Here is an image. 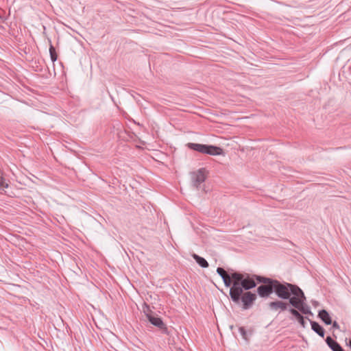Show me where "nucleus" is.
Masks as SVG:
<instances>
[{
    "label": "nucleus",
    "instance_id": "f257e3e1",
    "mask_svg": "<svg viewBox=\"0 0 351 351\" xmlns=\"http://www.w3.org/2000/svg\"><path fill=\"white\" fill-rule=\"evenodd\" d=\"M253 277L248 274H242L237 272L232 274V286L230 289V295L235 303L240 302V296L243 293V289L249 290L256 287V284Z\"/></svg>",
    "mask_w": 351,
    "mask_h": 351
},
{
    "label": "nucleus",
    "instance_id": "f03ea898",
    "mask_svg": "<svg viewBox=\"0 0 351 351\" xmlns=\"http://www.w3.org/2000/svg\"><path fill=\"white\" fill-rule=\"evenodd\" d=\"M274 284V291L276 295L282 300H287L292 295H296L297 292L302 293V289L297 285L288 282L281 283L278 280H275Z\"/></svg>",
    "mask_w": 351,
    "mask_h": 351
},
{
    "label": "nucleus",
    "instance_id": "7ed1b4c3",
    "mask_svg": "<svg viewBox=\"0 0 351 351\" xmlns=\"http://www.w3.org/2000/svg\"><path fill=\"white\" fill-rule=\"evenodd\" d=\"M188 147L198 152L212 156L220 155L222 152V149L220 147L214 145L189 143Z\"/></svg>",
    "mask_w": 351,
    "mask_h": 351
},
{
    "label": "nucleus",
    "instance_id": "20e7f679",
    "mask_svg": "<svg viewBox=\"0 0 351 351\" xmlns=\"http://www.w3.org/2000/svg\"><path fill=\"white\" fill-rule=\"evenodd\" d=\"M191 177L193 186L197 188L206 180V170L203 168L199 169L197 171L191 173Z\"/></svg>",
    "mask_w": 351,
    "mask_h": 351
},
{
    "label": "nucleus",
    "instance_id": "39448f33",
    "mask_svg": "<svg viewBox=\"0 0 351 351\" xmlns=\"http://www.w3.org/2000/svg\"><path fill=\"white\" fill-rule=\"evenodd\" d=\"M256 299V294L252 293L250 291H247L244 293L243 295L241 294L240 296V300L243 303V308L244 309L250 308Z\"/></svg>",
    "mask_w": 351,
    "mask_h": 351
},
{
    "label": "nucleus",
    "instance_id": "423d86ee",
    "mask_svg": "<svg viewBox=\"0 0 351 351\" xmlns=\"http://www.w3.org/2000/svg\"><path fill=\"white\" fill-rule=\"evenodd\" d=\"M293 297H289V304L295 308H298L302 304H304L306 301V297L302 291V293H298L296 295H293Z\"/></svg>",
    "mask_w": 351,
    "mask_h": 351
},
{
    "label": "nucleus",
    "instance_id": "0eeeda50",
    "mask_svg": "<svg viewBox=\"0 0 351 351\" xmlns=\"http://www.w3.org/2000/svg\"><path fill=\"white\" fill-rule=\"evenodd\" d=\"M274 284L263 285L258 287V295L262 298L268 297L274 290Z\"/></svg>",
    "mask_w": 351,
    "mask_h": 351
},
{
    "label": "nucleus",
    "instance_id": "6e6552de",
    "mask_svg": "<svg viewBox=\"0 0 351 351\" xmlns=\"http://www.w3.org/2000/svg\"><path fill=\"white\" fill-rule=\"evenodd\" d=\"M217 274L221 277L226 287H229L232 284V274L229 275L221 267L217 269Z\"/></svg>",
    "mask_w": 351,
    "mask_h": 351
},
{
    "label": "nucleus",
    "instance_id": "1a4fd4ad",
    "mask_svg": "<svg viewBox=\"0 0 351 351\" xmlns=\"http://www.w3.org/2000/svg\"><path fill=\"white\" fill-rule=\"evenodd\" d=\"M269 308L273 311H285L287 309L288 304L282 301L271 302L269 304Z\"/></svg>",
    "mask_w": 351,
    "mask_h": 351
},
{
    "label": "nucleus",
    "instance_id": "9d476101",
    "mask_svg": "<svg viewBox=\"0 0 351 351\" xmlns=\"http://www.w3.org/2000/svg\"><path fill=\"white\" fill-rule=\"evenodd\" d=\"M311 325V329L316 332L318 335H319L321 337H324L325 335L324 329L322 326H320L317 322L309 320Z\"/></svg>",
    "mask_w": 351,
    "mask_h": 351
},
{
    "label": "nucleus",
    "instance_id": "9b49d317",
    "mask_svg": "<svg viewBox=\"0 0 351 351\" xmlns=\"http://www.w3.org/2000/svg\"><path fill=\"white\" fill-rule=\"evenodd\" d=\"M326 342L332 351H342L341 346L330 337H327Z\"/></svg>",
    "mask_w": 351,
    "mask_h": 351
},
{
    "label": "nucleus",
    "instance_id": "f8f14e48",
    "mask_svg": "<svg viewBox=\"0 0 351 351\" xmlns=\"http://www.w3.org/2000/svg\"><path fill=\"white\" fill-rule=\"evenodd\" d=\"M149 321L154 326L165 329L166 330L165 325L160 317H156L151 315H147Z\"/></svg>",
    "mask_w": 351,
    "mask_h": 351
},
{
    "label": "nucleus",
    "instance_id": "ddd939ff",
    "mask_svg": "<svg viewBox=\"0 0 351 351\" xmlns=\"http://www.w3.org/2000/svg\"><path fill=\"white\" fill-rule=\"evenodd\" d=\"M318 317L326 324L330 325L332 324V319L326 310H321L319 311Z\"/></svg>",
    "mask_w": 351,
    "mask_h": 351
},
{
    "label": "nucleus",
    "instance_id": "4468645a",
    "mask_svg": "<svg viewBox=\"0 0 351 351\" xmlns=\"http://www.w3.org/2000/svg\"><path fill=\"white\" fill-rule=\"evenodd\" d=\"M289 312L296 318L298 322L303 327H306V322H304V317L295 309L290 308Z\"/></svg>",
    "mask_w": 351,
    "mask_h": 351
},
{
    "label": "nucleus",
    "instance_id": "2eb2a0df",
    "mask_svg": "<svg viewBox=\"0 0 351 351\" xmlns=\"http://www.w3.org/2000/svg\"><path fill=\"white\" fill-rule=\"evenodd\" d=\"M192 257L195 260L196 263L202 267L206 268L208 267L207 261L203 257L199 256L196 254H193Z\"/></svg>",
    "mask_w": 351,
    "mask_h": 351
},
{
    "label": "nucleus",
    "instance_id": "dca6fc26",
    "mask_svg": "<svg viewBox=\"0 0 351 351\" xmlns=\"http://www.w3.org/2000/svg\"><path fill=\"white\" fill-rule=\"evenodd\" d=\"M254 277L256 279V280L258 282L264 283L265 285H270V284H274V281L276 280H272L269 278L263 277L260 276H254Z\"/></svg>",
    "mask_w": 351,
    "mask_h": 351
},
{
    "label": "nucleus",
    "instance_id": "f3484780",
    "mask_svg": "<svg viewBox=\"0 0 351 351\" xmlns=\"http://www.w3.org/2000/svg\"><path fill=\"white\" fill-rule=\"evenodd\" d=\"M49 53L51 61L54 62L57 60V55L56 53V49L52 45H51L49 47Z\"/></svg>",
    "mask_w": 351,
    "mask_h": 351
},
{
    "label": "nucleus",
    "instance_id": "a211bd4d",
    "mask_svg": "<svg viewBox=\"0 0 351 351\" xmlns=\"http://www.w3.org/2000/svg\"><path fill=\"white\" fill-rule=\"evenodd\" d=\"M298 311H300L303 314H311V310L308 306L305 304H302L298 308Z\"/></svg>",
    "mask_w": 351,
    "mask_h": 351
},
{
    "label": "nucleus",
    "instance_id": "6ab92c4d",
    "mask_svg": "<svg viewBox=\"0 0 351 351\" xmlns=\"http://www.w3.org/2000/svg\"><path fill=\"white\" fill-rule=\"evenodd\" d=\"M9 187L8 183L3 177H0V189H8Z\"/></svg>",
    "mask_w": 351,
    "mask_h": 351
},
{
    "label": "nucleus",
    "instance_id": "aec40b11",
    "mask_svg": "<svg viewBox=\"0 0 351 351\" xmlns=\"http://www.w3.org/2000/svg\"><path fill=\"white\" fill-rule=\"evenodd\" d=\"M239 331L241 335L242 336V337L245 341H247L248 338H247V332H246L245 329L243 327H240L239 328Z\"/></svg>",
    "mask_w": 351,
    "mask_h": 351
},
{
    "label": "nucleus",
    "instance_id": "412c9836",
    "mask_svg": "<svg viewBox=\"0 0 351 351\" xmlns=\"http://www.w3.org/2000/svg\"><path fill=\"white\" fill-rule=\"evenodd\" d=\"M332 328H333L338 329L339 328V324H337V322H332Z\"/></svg>",
    "mask_w": 351,
    "mask_h": 351
},
{
    "label": "nucleus",
    "instance_id": "4be33fe9",
    "mask_svg": "<svg viewBox=\"0 0 351 351\" xmlns=\"http://www.w3.org/2000/svg\"><path fill=\"white\" fill-rule=\"evenodd\" d=\"M347 345L351 349V339L349 340L348 343H347Z\"/></svg>",
    "mask_w": 351,
    "mask_h": 351
}]
</instances>
